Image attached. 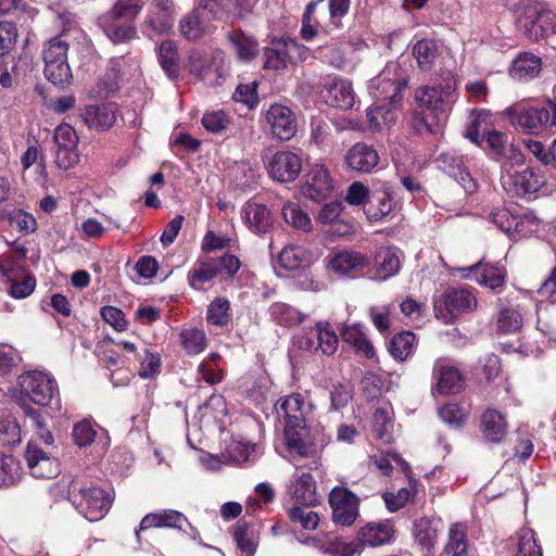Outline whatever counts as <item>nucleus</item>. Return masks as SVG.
Here are the masks:
<instances>
[{"mask_svg":"<svg viewBox=\"0 0 556 556\" xmlns=\"http://www.w3.org/2000/svg\"><path fill=\"white\" fill-rule=\"evenodd\" d=\"M24 412L35 429V435L29 440L25 450V459L33 477L51 479L59 472V464L53 456L54 438L46 428L40 413L29 405Z\"/></svg>","mask_w":556,"mask_h":556,"instance_id":"nucleus-1","label":"nucleus"},{"mask_svg":"<svg viewBox=\"0 0 556 556\" xmlns=\"http://www.w3.org/2000/svg\"><path fill=\"white\" fill-rule=\"evenodd\" d=\"M144 0H115L97 22L106 38L114 45L127 43L138 38L135 21L142 13Z\"/></svg>","mask_w":556,"mask_h":556,"instance_id":"nucleus-2","label":"nucleus"},{"mask_svg":"<svg viewBox=\"0 0 556 556\" xmlns=\"http://www.w3.org/2000/svg\"><path fill=\"white\" fill-rule=\"evenodd\" d=\"M351 0H313L302 16L301 36L314 39L319 33L331 34L342 28V18L349 13Z\"/></svg>","mask_w":556,"mask_h":556,"instance_id":"nucleus-3","label":"nucleus"},{"mask_svg":"<svg viewBox=\"0 0 556 556\" xmlns=\"http://www.w3.org/2000/svg\"><path fill=\"white\" fill-rule=\"evenodd\" d=\"M66 488L68 501L89 521H98L109 513L112 497L102 488L87 485L76 477L66 481Z\"/></svg>","mask_w":556,"mask_h":556,"instance_id":"nucleus-4","label":"nucleus"},{"mask_svg":"<svg viewBox=\"0 0 556 556\" xmlns=\"http://www.w3.org/2000/svg\"><path fill=\"white\" fill-rule=\"evenodd\" d=\"M68 43L60 37L48 41L43 49L45 76L55 86H68L73 79L71 67L67 63Z\"/></svg>","mask_w":556,"mask_h":556,"instance_id":"nucleus-5","label":"nucleus"},{"mask_svg":"<svg viewBox=\"0 0 556 556\" xmlns=\"http://www.w3.org/2000/svg\"><path fill=\"white\" fill-rule=\"evenodd\" d=\"M21 393L39 406H49L59 399L56 380L40 370L27 371L18 377Z\"/></svg>","mask_w":556,"mask_h":556,"instance_id":"nucleus-6","label":"nucleus"},{"mask_svg":"<svg viewBox=\"0 0 556 556\" xmlns=\"http://www.w3.org/2000/svg\"><path fill=\"white\" fill-rule=\"evenodd\" d=\"M457 99L456 80L448 77L444 84L422 86L416 89L415 100L420 108H424L438 117L445 116Z\"/></svg>","mask_w":556,"mask_h":556,"instance_id":"nucleus-7","label":"nucleus"},{"mask_svg":"<svg viewBox=\"0 0 556 556\" xmlns=\"http://www.w3.org/2000/svg\"><path fill=\"white\" fill-rule=\"evenodd\" d=\"M218 7L217 0H202L180 18L178 25L180 35L188 41L203 38L210 30L211 21L215 18Z\"/></svg>","mask_w":556,"mask_h":556,"instance_id":"nucleus-8","label":"nucleus"},{"mask_svg":"<svg viewBox=\"0 0 556 556\" xmlns=\"http://www.w3.org/2000/svg\"><path fill=\"white\" fill-rule=\"evenodd\" d=\"M465 389V377L451 358H438L432 368L431 392L433 395L458 394Z\"/></svg>","mask_w":556,"mask_h":556,"instance_id":"nucleus-9","label":"nucleus"},{"mask_svg":"<svg viewBox=\"0 0 556 556\" xmlns=\"http://www.w3.org/2000/svg\"><path fill=\"white\" fill-rule=\"evenodd\" d=\"M265 157L262 154L268 176L278 182H292L302 172L303 159L301 154L293 151L281 150L268 156L267 160Z\"/></svg>","mask_w":556,"mask_h":556,"instance_id":"nucleus-10","label":"nucleus"},{"mask_svg":"<svg viewBox=\"0 0 556 556\" xmlns=\"http://www.w3.org/2000/svg\"><path fill=\"white\" fill-rule=\"evenodd\" d=\"M332 521L342 527L352 526L359 515V498L345 486H334L328 496Z\"/></svg>","mask_w":556,"mask_h":556,"instance_id":"nucleus-11","label":"nucleus"},{"mask_svg":"<svg viewBox=\"0 0 556 556\" xmlns=\"http://www.w3.org/2000/svg\"><path fill=\"white\" fill-rule=\"evenodd\" d=\"M476 307V296L466 289L450 290L441 301H434L433 304L435 316L445 323L452 321L459 314L472 312Z\"/></svg>","mask_w":556,"mask_h":556,"instance_id":"nucleus-12","label":"nucleus"},{"mask_svg":"<svg viewBox=\"0 0 556 556\" xmlns=\"http://www.w3.org/2000/svg\"><path fill=\"white\" fill-rule=\"evenodd\" d=\"M523 34L532 41H538L556 30V14L543 2L528 10L523 20Z\"/></svg>","mask_w":556,"mask_h":556,"instance_id":"nucleus-13","label":"nucleus"},{"mask_svg":"<svg viewBox=\"0 0 556 556\" xmlns=\"http://www.w3.org/2000/svg\"><path fill=\"white\" fill-rule=\"evenodd\" d=\"M501 181L507 192L517 197L536 192L545 182L544 177L531 168L510 172L506 164L502 166Z\"/></svg>","mask_w":556,"mask_h":556,"instance_id":"nucleus-14","label":"nucleus"},{"mask_svg":"<svg viewBox=\"0 0 556 556\" xmlns=\"http://www.w3.org/2000/svg\"><path fill=\"white\" fill-rule=\"evenodd\" d=\"M549 109L544 106L521 108L511 115L514 123L525 132L539 134L549 126L556 127V103Z\"/></svg>","mask_w":556,"mask_h":556,"instance_id":"nucleus-15","label":"nucleus"},{"mask_svg":"<svg viewBox=\"0 0 556 556\" xmlns=\"http://www.w3.org/2000/svg\"><path fill=\"white\" fill-rule=\"evenodd\" d=\"M55 164L61 169H68L79 161L77 151L78 136L76 130L68 124H61L54 130Z\"/></svg>","mask_w":556,"mask_h":556,"instance_id":"nucleus-16","label":"nucleus"},{"mask_svg":"<svg viewBox=\"0 0 556 556\" xmlns=\"http://www.w3.org/2000/svg\"><path fill=\"white\" fill-rule=\"evenodd\" d=\"M399 63H389L384 70L371 81L370 88L376 89L375 96L395 103L401 92L407 87V78L397 77Z\"/></svg>","mask_w":556,"mask_h":556,"instance_id":"nucleus-17","label":"nucleus"},{"mask_svg":"<svg viewBox=\"0 0 556 556\" xmlns=\"http://www.w3.org/2000/svg\"><path fill=\"white\" fill-rule=\"evenodd\" d=\"M266 119L270 125L271 134L280 140H290L298 130L294 113L290 108L274 103L266 112Z\"/></svg>","mask_w":556,"mask_h":556,"instance_id":"nucleus-18","label":"nucleus"},{"mask_svg":"<svg viewBox=\"0 0 556 556\" xmlns=\"http://www.w3.org/2000/svg\"><path fill=\"white\" fill-rule=\"evenodd\" d=\"M489 114L484 111L477 114L476 118L467 129L466 137L473 143L480 144V134L486 136L488 147L500 155L508 146L505 136L496 130H490L486 125Z\"/></svg>","mask_w":556,"mask_h":556,"instance_id":"nucleus-19","label":"nucleus"},{"mask_svg":"<svg viewBox=\"0 0 556 556\" xmlns=\"http://www.w3.org/2000/svg\"><path fill=\"white\" fill-rule=\"evenodd\" d=\"M463 274V278H472L475 276L476 281L485 286L492 291L500 293L505 285V269L498 266H492L478 262L471 266L459 269Z\"/></svg>","mask_w":556,"mask_h":556,"instance_id":"nucleus-20","label":"nucleus"},{"mask_svg":"<svg viewBox=\"0 0 556 556\" xmlns=\"http://www.w3.org/2000/svg\"><path fill=\"white\" fill-rule=\"evenodd\" d=\"M152 9L148 12L144 25L156 34L168 33L174 24L176 13L173 0H151Z\"/></svg>","mask_w":556,"mask_h":556,"instance_id":"nucleus-21","label":"nucleus"},{"mask_svg":"<svg viewBox=\"0 0 556 556\" xmlns=\"http://www.w3.org/2000/svg\"><path fill=\"white\" fill-rule=\"evenodd\" d=\"M346 166L357 173H370L379 163V154L372 146L356 142L344 156Z\"/></svg>","mask_w":556,"mask_h":556,"instance_id":"nucleus-22","label":"nucleus"},{"mask_svg":"<svg viewBox=\"0 0 556 556\" xmlns=\"http://www.w3.org/2000/svg\"><path fill=\"white\" fill-rule=\"evenodd\" d=\"M285 438L290 453L301 457H314L316 455L317 447L306 424L299 427H285Z\"/></svg>","mask_w":556,"mask_h":556,"instance_id":"nucleus-23","label":"nucleus"},{"mask_svg":"<svg viewBox=\"0 0 556 556\" xmlns=\"http://www.w3.org/2000/svg\"><path fill=\"white\" fill-rule=\"evenodd\" d=\"M394 527L389 520L368 522L359 528L356 543L359 548L364 546L376 547L389 543L394 535Z\"/></svg>","mask_w":556,"mask_h":556,"instance_id":"nucleus-24","label":"nucleus"},{"mask_svg":"<svg viewBox=\"0 0 556 556\" xmlns=\"http://www.w3.org/2000/svg\"><path fill=\"white\" fill-rule=\"evenodd\" d=\"M184 523H189L187 517L174 509H163L157 513L147 514L140 521L139 529L136 530L137 540L140 541V532L150 528H172L181 529Z\"/></svg>","mask_w":556,"mask_h":556,"instance_id":"nucleus-25","label":"nucleus"},{"mask_svg":"<svg viewBox=\"0 0 556 556\" xmlns=\"http://www.w3.org/2000/svg\"><path fill=\"white\" fill-rule=\"evenodd\" d=\"M325 88L324 98L330 106L350 110L355 104V92L351 81L336 77Z\"/></svg>","mask_w":556,"mask_h":556,"instance_id":"nucleus-26","label":"nucleus"},{"mask_svg":"<svg viewBox=\"0 0 556 556\" xmlns=\"http://www.w3.org/2000/svg\"><path fill=\"white\" fill-rule=\"evenodd\" d=\"M332 190V180L329 172L323 165H315L307 175V180L302 189L303 194L313 200L321 201Z\"/></svg>","mask_w":556,"mask_h":556,"instance_id":"nucleus-27","label":"nucleus"},{"mask_svg":"<svg viewBox=\"0 0 556 556\" xmlns=\"http://www.w3.org/2000/svg\"><path fill=\"white\" fill-rule=\"evenodd\" d=\"M368 265V258L355 251H342L330 256L328 267L339 276H354Z\"/></svg>","mask_w":556,"mask_h":556,"instance_id":"nucleus-28","label":"nucleus"},{"mask_svg":"<svg viewBox=\"0 0 556 556\" xmlns=\"http://www.w3.org/2000/svg\"><path fill=\"white\" fill-rule=\"evenodd\" d=\"M298 49L293 40H275L264 50V68L275 72L283 71L291 61V52Z\"/></svg>","mask_w":556,"mask_h":556,"instance_id":"nucleus-29","label":"nucleus"},{"mask_svg":"<svg viewBox=\"0 0 556 556\" xmlns=\"http://www.w3.org/2000/svg\"><path fill=\"white\" fill-rule=\"evenodd\" d=\"M276 412L280 418H283L286 427L306 424L305 421V403L303 396L299 393H293L276 403Z\"/></svg>","mask_w":556,"mask_h":556,"instance_id":"nucleus-30","label":"nucleus"},{"mask_svg":"<svg viewBox=\"0 0 556 556\" xmlns=\"http://www.w3.org/2000/svg\"><path fill=\"white\" fill-rule=\"evenodd\" d=\"M289 492L296 503L315 506L319 502L316 482L308 472L295 473L289 486Z\"/></svg>","mask_w":556,"mask_h":556,"instance_id":"nucleus-31","label":"nucleus"},{"mask_svg":"<svg viewBox=\"0 0 556 556\" xmlns=\"http://www.w3.org/2000/svg\"><path fill=\"white\" fill-rule=\"evenodd\" d=\"M417 66L422 72H430L442 54L441 43L431 38L418 40L412 49Z\"/></svg>","mask_w":556,"mask_h":556,"instance_id":"nucleus-32","label":"nucleus"},{"mask_svg":"<svg viewBox=\"0 0 556 556\" xmlns=\"http://www.w3.org/2000/svg\"><path fill=\"white\" fill-rule=\"evenodd\" d=\"M542 70V60L532 52H521L513 61L509 67L511 78L527 81L539 76Z\"/></svg>","mask_w":556,"mask_h":556,"instance_id":"nucleus-33","label":"nucleus"},{"mask_svg":"<svg viewBox=\"0 0 556 556\" xmlns=\"http://www.w3.org/2000/svg\"><path fill=\"white\" fill-rule=\"evenodd\" d=\"M375 278L387 280L395 276L401 268L400 250L390 247L380 248L375 254Z\"/></svg>","mask_w":556,"mask_h":556,"instance_id":"nucleus-34","label":"nucleus"},{"mask_svg":"<svg viewBox=\"0 0 556 556\" xmlns=\"http://www.w3.org/2000/svg\"><path fill=\"white\" fill-rule=\"evenodd\" d=\"M219 274L214 257L204 256L198 258L193 267L188 271L187 280L194 290H202L204 285L214 280Z\"/></svg>","mask_w":556,"mask_h":556,"instance_id":"nucleus-35","label":"nucleus"},{"mask_svg":"<svg viewBox=\"0 0 556 556\" xmlns=\"http://www.w3.org/2000/svg\"><path fill=\"white\" fill-rule=\"evenodd\" d=\"M89 128L106 130L116 122L115 110L110 105H88L80 114Z\"/></svg>","mask_w":556,"mask_h":556,"instance_id":"nucleus-36","label":"nucleus"},{"mask_svg":"<svg viewBox=\"0 0 556 556\" xmlns=\"http://www.w3.org/2000/svg\"><path fill=\"white\" fill-rule=\"evenodd\" d=\"M468 548L467 525L463 522L452 523L441 556H467Z\"/></svg>","mask_w":556,"mask_h":556,"instance_id":"nucleus-37","label":"nucleus"},{"mask_svg":"<svg viewBox=\"0 0 556 556\" xmlns=\"http://www.w3.org/2000/svg\"><path fill=\"white\" fill-rule=\"evenodd\" d=\"M242 213L249 228L255 233H266L273 227V217L269 210L257 203H247Z\"/></svg>","mask_w":556,"mask_h":556,"instance_id":"nucleus-38","label":"nucleus"},{"mask_svg":"<svg viewBox=\"0 0 556 556\" xmlns=\"http://www.w3.org/2000/svg\"><path fill=\"white\" fill-rule=\"evenodd\" d=\"M481 430L488 441L501 442L507 433V422L504 415L493 408L485 409L481 416Z\"/></svg>","mask_w":556,"mask_h":556,"instance_id":"nucleus-39","label":"nucleus"},{"mask_svg":"<svg viewBox=\"0 0 556 556\" xmlns=\"http://www.w3.org/2000/svg\"><path fill=\"white\" fill-rule=\"evenodd\" d=\"M395 206L394 199L387 188L370 193L365 213L370 220H380L389 215Z\"/></svg>","mask_w":556,"mask_h":556,"instance_id":"nucleus-40","label":"nucleus"},{"mask_svg":"<svg viewBox=\"0 0 556 556\" xmlns=\"http://www.w3.org/2000/svg\"><path fill=\"white\" fill-rule=\"evenodd\" d=\"M341 337L342 340L353 346L357 353L363 354L367 358L375 356L374 345L358 324L344 326L341 329Z\"/></svg>","mask_w":556,"mask_h":556,"instance_id":"nucleus-41","label":"nucleus"},{"mask_svg":"<svg viewBox=\"0 0 556 556\" xmlns=\"http://www.w3.org/2000/svg\"><path fill=\"white\" fill-rule=\"evenodd\" d=\"M156 53L159 63L166 75L170 79L177 78L179 75V55L174 41H162L156 48Z\"/></svg>","mask_w":556,"mask_h":556,"instance_id":"nucleus-42","label":"nucleus"},{"mask_svg":"<svg viewBox=\"0 0 556 556\" xmlns=\"http://www.w3.org/2000/svg\"><path fill=\"white\" fill-rule=\"evenodd\" d=\"M490 220L508 236L523 231L522 217L513 214L507 207H496L489 216Z\"/></svg>","mask_w":556,"mask_h":556,"instance_id":"nucleus-43","label":"nucleus"},{"mask_svg":"<svg viewBox=\"0 0 556 556\" xmlns=\"http://www.w3.org/2000/svg\"><path fill=\"white\" fill-rule=\"evenodd\" d=\"M305 542L318 547L321 553L331 556H359L362 554L359 543H356V541L345 542L341 539H334L320 544L316 539H308Z\"/></svg>","mask_w":556,"mask_h":556,"instance_id":"nucleus-44","label":"nucleus"},{"mask_svg":"<svg viewBox=\"0 0 556 556\" xmlns=\"http://www.w3.org/2000/svg\"><path fill=\"white\" fill-rule=\"evenodd\" d=\"M237 547L247 556H253L258 544V533L254 526L239 522L233 531Z\"/></svg>","mask_w":556,"mask_h":556,"instance_id":"nucleus-45","label":"nucleus"},{"mask_svg":"<svg viewBox=\"0 0 556 556\" xmlns=\"http://www.w3.org/2000/svg\"><path fill=\"white\" fill-rule=\"evenodd\" d=\"M415 344V334L412 331H402L390 340L388 351L394 359L403 362L412 355Z\"/></svg>","mask_w":556,"mask_h":556,"instance_id":"nucleus-46","label":"nucleus"},{"mask_svg":"<svg viewBox=\"0 0 556 556\" xmlns=\"http://www.w3.org/2000/svg\"><path fill=\"white\" fill-rule=\"evenodd\" d=\"M313 334H316V352L320 351L327 356L337 352L339 339L328 323H318Z\"/></svg>","mask_w":556,"mask_h":556,"instance_id":"nucleus-47","label":"nucleus"},{"mask_svg":"<svg viewBox=\"0 0 556 556\" xmlns=\"http://www.w3.org/2000/svg\"><path fill=\"white\" fill-rule=\"evenodd\" d=\"M414 536L416 542L427 551H432L438 540V528L428 518L417 519L414 523Z\"/></svg>","mask_w":556,"mask_h":556,"instance_id":"nucleus-48","label":"nucleus"},{"mask_svg":"<svg viewBox=\"0 0 556 556\" xmlns=\"http://www.w3.org/2000/svg\"><path fill=\"white\" fill-rule=\"evenodd\" d=\"M228 38L241 60L249 61L257 55L258 43L253 37L247 36L241 30H232Z\"/></svg>","mask_w":556,"mask_h":556,"instance_id":"nucleus-49","label":"nucleus"},{"mask_svg":"<svg viewBox=\"0 0 556 556\" xmlns=\"http://www.w3.org/2000/svg\"><path fill=\"white\" fill-rule=\"evenodd\" d=\"M366 116L369 127L374 131L388 128L396 121V113L384 104L370 106L367 110Z\"/></svg>","mask_w":556,"mask_h":556,"instance_id":"nucleus-50","label":"nucleus"},{"mask_svg":"<svg viewBox=\"0 0 556 556\" xmlns=\"http://www.w3.org/2000/svg\"><path fill=\"white\" fill-rule=\"evenodd\" d=\"M308 252L300 245L286 247L278 256L281 267L288 270H294L304 267L309 262Z\"/></svg>","mask_w":556,"mask_h":556,"instance_id":"nucleus-51","label":"nucleus"},{"mask_svg":"<svg viewBox=\"0 0 556 556\" xmlns=\"http://www.w3.org/2000/svg\"><path fill=\"white\" fill-rule=\"evenodd\" d=\"M285 222L294 229L307 232L312 229V220L306 212L299 204L288 202L281 208Z\"/></svg>","mask_w":556,"mask_h":556,"instance_id":"nucleus-52","label":"nucleus"},{"mask_svg":"<svg viewBox=\"0 0 556 556\" xmlns=\"http://www.w3.org/2000/svg\"><path fill=\"white\" fill-rule=\"evenodd\" d=\"M269 314L277 324L286 327L299 325L305 317L292 306L281 302L271 304L269 307Z\"/></svg>","mask_w":556,"mask_h":556,"instance_id":"nucleus-53","label":"nucleus"},{"mask_svg":"<svg viewBox=\"0 0 556 556\" xmlns=\"http://www.w3.org/2000/svg\"><path fill=\"white\" fill-rule=\"evenodd\" d=\"M230 319V302L226 298H215L207 306V323L211 325L224 327L229 324Z\"/></svg>","mask_w":556,"mask_h":556,"instance_id":"nucleus-54","label":"nucleus"},{"mask_svg":"<svg viewBox=\"0 0 556 556\" xmlns=\"http://www.w3.org/2000/svg\"><path fill=\"white\" fill-rule=\"evenodd\" d=\"M180 343L188 355H198L206 348V336L202 330L188 328L181 330Z\"/></svg>","mask_w":556,"mask_h":556,"instance_id":"nucleus-55","label":"nucleus"},{"mask_svg":"<svg viewBox=\"0 0 556 556\" xmlns=\"http://www.w3.org/2000/svg\"><path fill=\"white\" fill-rule=\"evenodd\" d=\"M523 319L521 314L511 307L500 311L496 321V330L502 333H511L521 329Z\"/></svg>","mask_w":556,"mask_h":556,"instance_id":"nucleus-56","label":"nucleus"},{"mask_svg":"<svg viewBox=\"0 0 556 556\" xmlns=\"http://www.w3.org/2000/svg\"><path fill=\"white\" fill-rule=\"evenodd\" d=\"M518 556H543L535 540V533L530 528H521L518 533Z\"/></svg>","mask_w":556,"mask_h":556,"instance_id":"nucleus-57","label":"nucleus"},{"mask_svg":"<svg viewBox=\"0 0 556 556\" xmlns=\"http://www.w3.org/2000/svg\"><path fill=\"white\" fill-rule=\"evenodd\" d=\"M289 518L292 522L300 523L305 530H315L319 523V516L316 511L300 506H294L289 510Z\"/></svg>","mask_w":556,"mask_h":556,"instance_id":"nucleus-58","label":"nucleus"},{"mask_svg":"<svg viewBox=\"0 0 556 556\" xmlns=\"http://www.w3.org/2000/svg\"><path fill=\"white\" fill-rule=\"evenodd\" d=\"M140 362L139 376L143 379L153 377L159 372L161 367V358L157 353H153L148 349L143 350V354L138 355Z\"/></svg>","mask_w":556,"mask_h":556,"instance_id":"nucleus-59","label":"nucleus"},{"mask_svg":"<svg viewBox=\"0 0 556 556\" xmlns=\"http://www.w3.org/2000/svg\"><path fill=\"white\" fill-rule=\"evenodd\" d=\"M96 434V429L88 420H81L75 424L72 433L75 444L80 447L90 445L94 441Z\"/></svg>","mask_w":556,"mask_h":556,"instance_id":"nucleus-60","label":"nucleus"},{"mask_svg":"<svg viewBox=\"0 0 556 556\" xmlns=\"http://www.w3.org/2000/svg\"><path fill=\"white\" fill-rule=\"evenodd\" d=\"M439 416L443 422L458 428L465 422V414L456 403H446L439 408Z\"/></svg>","mask_w":556,"mask_h":556,"instance_id":"nucleus-61","label":"nucleus"},{"mask_svg":"<svg viewBox=\"0 0 556 556\" xmlns=\"http://www.w3.org/2000/svg\"><path fill=\"white\" fill-rule=\"evenodd\" d=\"M17 39L16 26L11 22L0 23V56L8 54Z\"/></svg>","mask_w":556,"mask_h":556,"instance_id":"nucleus-62","label":"nucleus"},{"mask_svg":"<svg viewBox=\"0 0 556 556\" xmlns=\"http://www.w3.org/2000/svg\"><path fill=\"white\" fill-rule=\"evenodd\" d=\"M36 285V278L33 275H26L22 281H11L9 294L17 300L25 299L34 292Z\"/></svg>","mask_w":556,"mask_h":556,"instance_id":"nucleus-63","label":"nucleus"},{"mask_svg":"<svg viewBox=\"0 0 556 556\" xmlns=\"http://www.w3.org/2000/svg\"><path fill=\"white\" fill-rule=\"evenodd\" d=\"M254 453V446L242 442H232L226 450L227 458L235 464L249 462Z\"/></svg>","mask_w":556,"mask_h":556,"instance_id":"nucleus-64","label":"nucleus"}]
</instances>
